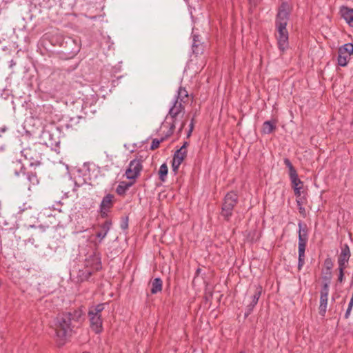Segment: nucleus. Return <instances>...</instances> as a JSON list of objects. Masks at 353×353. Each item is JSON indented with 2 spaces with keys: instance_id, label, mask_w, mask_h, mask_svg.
Returning <instances> with one entry per match:
<instances>
[{
  "instance_id": "obj_4",
  "label": "nucleus",
  "mask_w": 353,
  "mask_h": 353,
  "mask_svg": "<svg viewBox=\"0 0 353 353\" xmlns=\"http://www.w3.org/2000/svg\"><path fill=\"white\" fill-rule=\"evenodd\" d=\"M239 196L236 192L230 191L226 194L221 206V216L229 221L233 214V210L238 203Z\"/></svg>"
},
{
  "instance_id": "obj_46",
  "label": "nucleus",
  "mask_w": 353,
  "mask_h": 353,
  "mask_svg": "<svg viewBox=\"0 0 353 353\" xmlns=\"http://www.w3.org/2000/svg\"><path fill=\"white\" fill-rule=\"evenodd\" d=\"M185 121H183V122L181 123V127H180V128H179V132H181L183 130V128L185 127Z\"/></svg>"
},
{
  "instance_id": "obj_9",
  "label": "nucleus",
  "mask_w": 353,
  "mask_h": 353,
  "mask_svg": "<svg viewBox=\"0 0 353 353\" xmlns=\"http://www.w3.org/2000/svg\"><path fill=\"white\" fill-rule=\"evenodd\" d=\"M142 169L141 160L137 159L132 160L125 173L126 178L130 180H135L139 176Z\"/></svg>"
},
{
  "instance_id": "obj_25",
  "label": "nucleus",
  "mask_w": 353,
  "mask_h": 353,
  "mask_svg": "<svg viewBox=\"0 0 353 353\" xmlns=\"http://www.w3.org/2000/svg\"><path fill=\"white\" fill-rule=\"evenodd\" d=\"M192 48L193 54H194L196 56L203 54L204 51L203 43H201V41L197 43L193 42L192 45Z\"/></svg>"
},
{
  "instance_id": "obj_36",
  "label": "nucleus",
  "mask_w": 353,
  "mask_h": 353,
  "mask_svg": "<svg viewBox=\"0 0 353 353\" xmlns=\"http://www.w3.org/2000/svg\"><path fill=\"white\" fill-rule=\"evenodd\" d=\"M106 235H107V234L105 232H103V230L102 229L101 231L97 232L96 234L97 237H98L101 239H104Z\"/></svg>"
},
{
  "instance_id": "obj_50",
  "label": "nucleus",
  "mask_w": 353,
  "mask_h": 353,
  "mask_svg": "<svg viewBox=\"0 0 353 353\" xmlns=\"http://www.w3.org/2000/svg\"><path fill=\"white\" fill-rule=\"evenodd\" d=\"M190 123L194 124V118L192 119Z\"/></svg>"
},
{
  "instance_id": "obj_12",
  "label": "nucleus",
  "mask_w": 353,
  "mask_h": 353,
  "mask_svg": "<svg viewBox=\"0 0 353 353\" xmlns=\"http://www.w3.org/2000/svg\"><path fill=\"white\" fill-rule=\"evenodd\" d=\"M262 290L263 288L261 285H257L254 286V293L250 297L251 301L246 306V312L245 313V317L248 316L252 313L254 307L256 305L261 295Z\"/></svg>"
},
{
  "instance_id": "obj_32",
  "label": "nucleus",
  "mask_w": 353,
  "mask_h": 353,
  "mask_svg": "<svg viewBox=\"0 0 353 353\" xmlns=\"http://www.w3.org/2000/svg\"><path fill=\"white\" fill-rule=\"evenodd\" d=\"M128 216H123L121 218L120 227L123 230H125L128 228Z\"/></svg>"
},
{
  "instance_id": "obj_21",
  "label": "nucleus",
  "mask_w": 353,
  "mask_h": 353,
  "mask_svg": "<svg viewBox=\"0 0 353 353\" xmlns=\"http://www.w3.org/2000/svg\"><path fill=\"white\" fill-rule=\"evenodd\" d=\"M244 236L248 241L253 243L259 239V233L256 229L247 230L244 232Z\"/></svg>"
},
{
  "instance_id": "obj_52",
  "label": "nucleus",
  "mask_w": 353,
  "mask_h": 353,
  "mask_svg": "<svg viewBox=\"0 0 353 353\" xmlns=\"http://www.w3.org/2000/svg\"><path fill=\"white\" fill-rule=\"evenodd\" d=\"M83 353H89V352H83Z\"/></svg>"
},
{
  "instance_id": "obj_47",
  "label": "nucleus",
  "mask_w": 353,
  "mask_h": 353,
  "mask_svg": "<svg viewBox=\"0 0 353 353\" xmlns=\"http://www.w3.org/2000/svg\"><path fill=\"white\" fill-rule=\"evenodd\" d=\"M201 270H202L201 268H197L195 272V276H198L200 274Z\"/></svg>"
},
{
  "instance_id": "obj_31",
  "label": "nucleus",
  "mask_w": 353,
  "mask_h": 353,
  "mask_svg": "<svg viewBox=\"0 0 353 353\" xmlns=\"http://www.w3.org/2000/svg\"><path fill=\"white\" fill-rule=\"evenodd\" d=\"M112 225V221L110 220H106L100 227L101 228L108 234Z\"/></svg>"
},
{
  "instance_id": "obj_22",
  "label": "nucleus",
  "mask_w": 353,
  "mask_h": 353,
  "mask_svg": "<svg viewBox=\"0 0 353 353\" xmlns=\"http://www.w3.org/2000/svg\"><path fill=\"white\" fill-rule=\"evenodd\" d=\"M151 283V294H155L161 292L163 288V281L160 278H155L150 282Z\"/></svg>"
},
{
  "instance_id": "obj_51",
  "label": "nucleus",
  "mask_w": 353,
  "mask_h": 353,
  "mask_svg": "<svg viewBox=\"0 0 353 353\" xmlns=\"http://www.w3.org/2000/svg\"><path fill=\"white\" fill-rule=\"evenodd\" d=\"M14 64H15V63L12 60V61H11V66H12V65H14Z\"/></svg>"
},
{
  "instance_id": "obj_16",
  "label": "nucleus",
  "mask_w": 353,
  "mask_h": 353,
  "mask_svg": "<svg viewBox=\"0 0 353 353\" xmlns=\"http://www.w3.org/2000/svg\"><path fill=\"white\" fill-rule=\"evenodd\" d=\"M39 219L41 222L39 227L43 229L55 227L58 224L54 215L47 214L46 212L41 213Z\"/></svg>"
},
{
  "instance_id": "obj_10",
  "label": "nucleus",
  "mask_w": 353,
  "mask_h": 353,
  "mask_svg": "<svg viewBox=\"0 0 353 353\" xmlns=\"http://www.w3.org/2000/svg\"><path fill=\"white\" fill-rule=\"evenodd\" d=\"M22 154L24 157L30 161L31 165H37L40 164L41 160V154L39 152L35 145L28 147L22 150Z\"/></svg>"
},
{
  "instance_id": "obj_35",
  "label": "nucleus",
  "mask_w": 353,
  "mask_h": 353,
  "mask_svg": "<svg viewBox=\"0 0 353 353\" xmlns=\"http://www.w3.org/2000/svg\"><path fill=\"white\" fill-rule=\"evenodd\" d=\"M181 164V163L177 162L176 161L172 159V168L173 172L176 173Z\"/></svg>"
},
{
  "instance_id": "obj_11",
  "label": "nucleus",
  "mask_w": 353,
  "mask_h": 353,
  "mask_svg": "<svg viewBox=\"0 0 353 353\" xmlns=\"http://www.w3.org/2000/svg\"><path fill=\"white\" fill-rule=\"evenodd\" d=\"M114 196L112 194H108L103 198L99 205V213L102 218L108 216V213L114 206Z\"/></svg>"
},
{
  "instance_id": "obj_2",
  "label": "nucleus",
  "mask_w": 353,
  "mask_h": 353,
  "mask_svg": "<svg viewBox=\"0 0 353 353\" xmlns=\"http://www.w3.org/2000/svg\"><path fill=\"white\" fill-rule=\"evenodd\" d=\"M52 327L55 332L54 339L57 345L62 346L72 335L75 325L69 320V316L62 313L54 319Z\"/></svg>"
},
{
  "instance_id": "obj_45",
  "label": "nucleus",
  "mask_w": 353,
  "mask_h": 353,
  "mask_svg": "<svg viewBox=\"0 0 353 353\" xmlns=\"http://www.w3.org/2000/svg\"><path fill=\"white\" fill-rule=\"evenodd\" d=\"M351 311H352V310H349V309L346 310L345 316H344L345 319H347L349 318Z\"/></svg>"
},
{
  "instance_id": "obj_18",
  "label": "nucleus",
  "mask_w": 353,
  "mask_h": 353,
  "mask_svg": "<svg viewBox=\"0 0 353 353\" xmlns=\"http://www.w3.org/2000/svg\"><path fill=\"white\" fill-rule=\"evenodd\" d=\"M340 14L346 23L351 27H353V8L347 6H342L340 8Z\"/></svg>"
},
{
  "instance_id": "obj_34",
  "label": "nucleus",
  "mask_w": 353,
  "mask_h": 353,
  "mask_svg": "<svg viewBox=\"0 0 353 353\" xmlns=\"http://www.w3.org/2000/svg\"><path fill=\"white\" fill-rule=\"evenodd\" d=\"M297 206H303L306 203V197L303 195L302 197L296 199Z\"/></svg>"
},
{
  "instance_id": "obj_19",
  "label": "nucleus",
  "mask_w": 353,
  "mask_h": 353,
  "mask_svg": "<svg viewBox=\"0 0 353 353\" xmlns=\"http://www.w3.org/2000/svg\"><path fill=\"white\" fill-rule=\"evenodd\" d=\"M22 177L26 180L25 184L30 189L31 185H35L39 183V179L36 173L28 172L23 173Z\"/></svg>"
},
{
  "instance_id": "obj_15",
  "label": "nucleus",
  "mask_w": 353,
  "mask_h": 353,
  "mask_svg": "<svg viewBox=\"0 0 353 353\" xmlns=\"http://www.w3.org/2000/svg\"><path fill=\"white\" fill-rule=\"evenodd\" d=\"M351 252L348 245L344 244L341 248V253L338 257L339 268H347Z\"/></svg>"
},
{
  "instance_id": "obj_29",
  "label": "nucleus",
  "mask_w": 353,
  "mask_h": 353,
  "mask_svg": "<svg viewBox=\"0 0 353 353\" xmlns=\"http://www.w3.org/2000/svg\"><path fill=\"white\" fill-rule=\"evenodd\" d=\"M283 161H284V164L289 169V176H290L297 174L296 169L294 168V167L293 166L292 163H291V161H290L289 159L285 158V159H284Z\"/></svg>"
},
{
  "instance_id": "obj_39",
  "label": "nucleus",
  "mask_w": 353,
  "mask_h": 353,
  "mask_svg": "<svg viewBox=\"0 0 353 353\" xmlns=\"http://www.w3.org/2000/svg\"><path fill=\"white\" fill-rule=\"evenodd\" d=\"M43 112L46 113H52V107L50 105L43 106Z\"/></svg>"
},
{
  "instance_id": "obj_27",
  "label": "nucleus",
  "mask_w": 353,
  "mask_h": 353,
  "mask_svg": "<svg viewBox=\"0 0 353 353\" xmlns=\"http://www.w3.org/2000/svg\"><path fill=\"white\" fill-rule=\"evenodd\" d=\"M168 168L166 163H163L159 170V176L161 181L164 182L168 175Z\"/></svg>"
},
{
  "instance_id": "obj_41",
  "label": "nucleus",
  "mask_w": 353,
  "mask_h": 353,
  "mask_svg": "<svg viewBox=\"0 0 353 353\" xmlns=\"http://www.w3.org/2000/svg\"><path fill=\"white\" fill-rule=\"evenodd\" d=\"M325 264L328 270L331 269L332 267V263L330 259H327L325 261Z\"/></svg>"
},
{
  "instance_id": "obj_1",
  "label": "nucleus",
  "mask_w": 353,
  "mask_h": 353,
  "mask_svg": "<svg viewBox=\"0 0 353 353\" xmlns=\"http://www.w3.org/2000/svg\"><path fill=\"white\" fill-rule=\"evenodd\" d=\"M291 8L288 2H282L279 8L275 19V27L278 34L276 36L279 49L285 52L289 48V34L286 28L290 19Z\"/></svg>"
},
{
  "instance_id": "obj_24",
  "label": "nucleus",
  "mask_w": 353,
  "mask_h": 353,
  "mask_svg": "<svg viewBox=\"0 0 353 353\" xmlns=\"http://www.w3.org/2000/svg\"><path fill=\"white\" fill-rule=\"evenodd\" d=\"M188 98V92L186 90V89L183 87H179V88L178 90V92H177V96L176 97L175 99H178L181 103H185V99H186V101H187Z\"/></svg>"
},
{
  "instance_id": "obj_5",
  "label": "nucleus",
  "mask_w": 353,
  "mask_h": 353,
  "mask_svg": "<svg viewBox=\"0 0 353 353\" xmlns=\"http://www.w3.org/2000/svg\"><path fill=\"white\" fill-rule=\"evenodd\" d=\"M102 268L100 259L97 256H92L86 261V266L79 270L77 280L79 282L88 281L94 272L99 271Z\"/></svg>"
},
{
  "instance_id": "obj_49",
  "label": "nucleus",
  "mask_w": 353,
  "mask_h": 353,
  "mask_svg": "<svg viewBox=\"0 0 353 353\" xmlns=\"http://www.w3.org/2000/svg\"><path fill=\"white\" fill-rule=\"evenodd\" d=\"M305 254H299V259H305Z\"/></svg>"
},
{
  "instance_id": "obj_42",
  "label": "nucleus",
  "mask_w": 353,
  "mask_h": 353,
  "mask_svg": "<svg viewBox=\"0 0 353 353\" xmlns=\"http://www.w3.org/2000/svg\"><path fill=\"white\" fill-rule=\"evenodd\" d=\"M189 145V143L188 141H184L182 146L179 148L181 151H187V148Z\"/></svg>"
},
{
  "instance_id": "obj_6",
  "label": "nucleus",
  "mask_w": 353,
  "mask_h": 353,
  "mask_svg": "<svg viewBox=\"0 0 353 353\" xmlns=\"http://www.w3.org/2000/svg\"><path fill=\"white\" fill-rule=\"evenodd\" d=\"M185 112V105L184 103L179 101L178 99H175L170 107L167 118L170 117L172 119V123H170V129L168 131V134L167 136H170L172 134L175 129V123L176 121V118L181 114H184Z\"/></svg>"
},
{
  "instance_id": "obj_38",
  "label": "nucleus",
  "mask_w": 353,
  "mask_h": 353,
  "mask_svg": "<svg viewBox=\"0 0 353 353\" xmlns=\"http://www.w3.org/2000/svg\"><path fill=\"white\" fill-rule=\"evenodd\" d=\"M305 264V259H299L298 260V270L300 271Z\"/></svg>"
},
{
  "instance_id": "obj_7",
  "label": "nucleus",
  "mask_w": 353,
  "mask_h": 353,
  "mask_svg": "<svg viewBox=\"0 0 353 353\" xmlns=\"http://www.w3.org/2000/svg\"><path fill=\"white\" fill-rule=\"evenodd\" d=\"M352 54H353V43H347L341 46L338 50V65L342 67L346 66Z\"/></svg>"
},
{
  "instance_id": "obj_20",
  "label": "nucleus",
  "mask_w": 353,
  "mask_h": 353,
  "mask_svg": "<svg viewBox=\"0 0 353 353\" xmlns=\"http://www.w3.org/2000/svg\"><path fill=\"white\" fill-rule=\"evenodd\" d=\"M276 120L266 121L263 123L261 132L265 134L272 133L276 128Z\"/></svg>"
},
{
  "instance_id": "obj_8",
  "label": "nucleus",
  "mask_w": 353,
  "mask_h": 353,
  "mask_svg": "<svg viewBox=\"0 0 353 353\" xmlns=\"http://www.w3.org/2000/svg\"><path fill=\"white\" fill-rule=\"evenodd\" d=\"M299 227V254H305V248L308 241V228L307 225L303 221H300L298 223Z\"/></svg>"
},
{
  "instance_id": "obj_48",
  "label": "nucleus",
  "mask_w": 353,
  "mask_h": 353,
  "mask_svg": "<svg viewBox=\"0 0 353 353\" xmlns=\"http://www.w3.org/2000/svg\"><path fill=\"white\" fill-rule=\"evenodd\" d=\"M40 116L41 118L44 119L45 120H48L50 119V116L48 115H42V113H40Z\"/></svg>"
},
{
  "instance_id": "obj_17",
  "label": "nucleus",
  "mask_w": 353,
  "mask_h": 353,
  "mask_svg": "<svg viewBox=\"0 0 353 353\" xmlns=\"http://www.w3.org/2000/svg\"><path fill=\"white\" fill-rule=\"evenodd\" d=\"M9 172L17 176L23 175L25 172V167L21 160L12 161L8 165Z\"/></svg>"
},
{
  "instance_id": "obj_37",
  "label": "nucleus",
  "mask_w": 353,
  "mask_h": 353,
  "mask_svg": "<svg viewBox=\"0 0 353 353\" xmlns=\"http://www.w3.org/2000/svg\"><path fill=\"white\" fill-rule=\"evenodd\" d=\"M302 188H293L294 189V194L296 196V198H299V197H302L303 196H301V190Z\"/></svg>"
},
{
  "instance_id": "obj_28",
  "label": "nucleus",
  "mask_w": 353,
  "mask_h": 353,
  "mask_svg": "<svg viewBox=\"0 0 353 353\" xmlns=\"http://www.w3.org/2000/svg\"><path fill=\"white\" fill-rule=\"evenodd\" d=\"M293 188H303V182L299 179L298 174L290 176Z\"/></svg>"
},
{
  "instance_id": "obj_26",
  "label": "nucleus",
  "mask_w": 353,
  "mask_h": 353,
  "mask_svg": "<svg viewBox=\"0 0 353 353\" xmlns=\"http://www.w3.org/2000/svg\"><path fill=\"white\" fill-rule=\"evenodd\" d=\"M188 151H181L180 149H178L174 154L173 159L182 163L183 161L187 157Z\"/></svg>"
},
{
  "instance_id": "obj_14",
  "label": "nucleus",
  "mask_w": 353,
  "mask_h": 353,
  "mask_svg": "<svg viewBox=\"0 0 353 353\" xmlns=\"http://www.w3.org/2000/svg\"><path fill=\"white\" fill-rule=\"evenodd\" d=\"M64 314L65 315L69 316V320L75 325L76 324L81 325L85 319V313L81 307L72 309L69 312H64Z\"/></svg>"
},
{
  "instance_id": "obj_44",
  "label": "nucleus",
  "mask_w": 353,
  "mask_h": 353,
  "mask_svg": "<svg viewBox=\"0 0 353 353\" xmlns=\"http://www.w3.org/2000/svg\"><path fill=\"white\" fill-rule=\"evenodd\" d=\"M192 37H193V42H196V43H197V42H199V41H200V40H199V35H197V34H193Z\"/></svg>"
},
{
  "instance_id": "obj_23",
  "label": "nucleus",
  "mask_w": 353,
  "mask_h": 353,
  "mask_svg": "<svg viewBox=\"0 0 353 353\" xmlns=\"http://www.w3.org/2000/svg\"><path fill=\"white\" fill-rule=\"evenodd\" d=\"M134 182L128 183L125 181H121L119 183L116 188V192L119 195H124L126 191L133 185Z\"/></svg>"
},
{
  "instance_id": "obj_13",
  "label": "nucleus",
  "mask_w": 353,
  "mask_h": 353,
  "mask_svg": "<svg viewBox=\"0 0 353 353\" xmlns=\"http://www.w3.org/2000/svg\"><path fill=\"white\" fill-rule=\"evenodd\" d=\"M329 294V285L325 283L320 292V304H319V314L321 316H325L327 305V296Z\"/></svg>"
},
{
  "instance_id": "obj_30",
  "label": "nucleus",
  "mask_w": 353,
  "mask_h": 353,
  "mask_svg": "<svg viewBox=\"0 0 353 353\" xmlns=\"http://www.w3.org/2000/svg\"><path fill=\"white\" fill-rule=\"evenodd\" d=\"M164 140H165V138H161V139H153L152 141L151 145H150V149L152 150H156L157 148H158L159 147L160 143L161 142H163Z\"/></svg>"
},
{
  "instance_id": "obj_53",
  "label": "nucleus",
  "mask_w": 353,
  "mask_h": 353,
  "mask_svg": "<svg viewBox=\"0 0 353 353\" xmlns=\"http://www.w3.org/2000/svg\"><path fill=\"white\" fill-rule=\"evenodd\" d=\"M250 1H251L252 0H249Z\"/></svg>"
},
{
  "instance_id": "obj_43",
  "label": "nucleus",
  "mask_w": 353,
  "mask_h": 353,
  "mask_svg": "<svg viewBox=\"0 0 353 353\" xmlns=\"http://www.w3.org/2000/svg\"><path fill=\"white\" fill-rule=\"evenodd\" d=\"M194 123H190L189 130H188V134H187V137H189L191 135V134L192 132V130L194 129Z\"/></svg>"
},
{
  "instance_id": "obj_33",
  "label": "nucleus",
  "mask_w": 353,
  "mask_h": 353,
  "mask_svg": "<svg viewBox=\"0 0 353 353\" xmlns=\"http://www.w3.org/2000/svg\"><path fill=\"white\" fill-rule=\"evenodd\" d=\"M339 276H338V281L342 283L344 280V270L346 269L345 268H339Z\"/></svg>"
},
{
  "instance_id": "obj_3",
  "label": "nucleus",
  "mask_w": 353,
  "mask_h": 353,
  "mask_svg": "<svg viewBox=\"0 0 353 353\" xmlns=\"http://www.w3.org/2000/svg\"><path fill=\"white\" fill-rule=\"evenodd\" d=\"M106 305H108V303L92 305L89 307L88 312L90 327L91 330L97 334H99L103 331L101 313L104 310Z\"/></svg>"
},
{
  "instance_id": "obj_40",
  "label": "nucleus",
  "mask_w": 353,
  "mask_h": 353,
  "mask_svg": "<svg viewBox=\"0 0 353 353\" xmlns=\"http://www.w3.org/2000/svg\"><path fill=\"white\" fill-rule=\"evenodd\" d=\"M297 207H298L299 213L303 216V217L305 218L306 216V212H305V208L303 206H297Z\"/></svg>"
}]
</instances>
